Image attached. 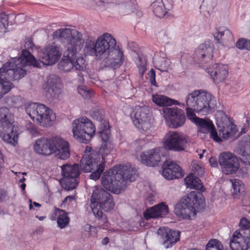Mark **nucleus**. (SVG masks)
<instances>
[{"label": "nucleus", "mask_w": 250, "mask_h": 250, "mask_svg": "<svg viewBox=\"0 0 250 250\" xmlns=\"http://www.w3.org/2000/svg\"><path fill=\"white\" fill-rule=\"evenodd\" d=\"M74 138L78 142L87 144L95 135L96 128L92 122L86 117L74 120L72 123Z\"/></svg>", "instance_id": "1a4fd4ad"}, {"label": "nucleus", "mask_w": 250, "mask_h": 250, "mask_svg": "<svg viewBox=\"0 0 250 250\" xmlns=\"http://www.w3.org/2000/svg\"><path fill=\"white\" fill-rule=\"evenodd\" d=\"M95 44L98 57H100L109 48V34L105 33L99 37Z\"/></svg>", "instance_id": "473e14b6"}, {"label": "nucleus", "mask_w": 250, "mask_h": 250, "mask_svg": "<svg viewBox=\"0 0 250 250\" xmlns=\"http://www.w3.org/2000/svg\"><path fill=\"white\" fill-rule=\"evenodd\" d=\"M101 138V147L100 148L99 152L101 154L103 160H105V157L109 153L108 145L109 144V124L104 126V128L100 131Z\"/></svg>", "instance_id": "7c9ffc66"}, {"label": "nucleus", "mask_w": 250, "mask_h": 250, "mask_svg": "<svg viewBox=\"0 0 250 250\" xmlns=\"http://www.w3.org/2000/svg\"><path fill=\"white\" fill-rule=\"evenodd\" d=\"M7 22V15L5 13H0V29H4Z\"/></svg>", "instance_id": "3c124183"}, {"label": "nucleus", "mask_w": 250, "mask_h": 250, "mask_svg": "<svg viewBox=\"0 0 250 250\" xmlns=\"http://www.w3.org/2000/svg\"><path fill=\"white\" fill-rule=\"evenodd\" d=\"M52 154L59 159L66 160L70 156V150L68 143L60 137L53 138Z\"/></svg>", "instance_id": "4be33fe9"}, {"label": "nucleus", "mask_w": 250, "mask_h": 250, "mask_svg": "<svg viewBox=\"0 0 250 250\" xmlns=\"http://www.w3.org/2000/svg\"><path fill=\"white\" fill-rule=\"evenodd\" d=\"M144 61L145 60L143 59V58L138 55L136 60V62L138 65H140V68H141L143 70L142 75L146 69L145 67V62Z\"/></svg>", "instance_id": "603ef678"}, {"label": "nucleus", "mask_w": 250, "mask_h": 250, "mask_svg": "<svg viewBox=\"0 0 250 250\" xmlns=\"http://www.w3.org/2000/svg\"><path fill=\"white\" fill-rule=\"evenodd\" d=\"M201 167H202L198 165V164L194 163L192 165V170L193 172L195 173V172L199 170V168Z\"/></svg>", "instance_id": "052dcab7"}, {"label": "nucleus", "mask_w": 250, "mask_h": 250, "mask_svg": "<svg viewBox=\"0 0 250 250\" xmlns=\"http://www.w3.org/2000/svg\"><path fill=\"white\" fill-rule=\"evenodd\" d=\"M109 194L107 191L102 188L95 189L91 198L90 207L95 216L100 218L103 214V210H109Z\"/></svg>", "instance_id": "9d476101"}, {"label": "nucleus", "mask_w": 250, "mask_h": 250, "mask_svg": "<svg viewBox=\"0 0 250 250\" xmlns=\"http://www.w3.org/2000/svg\"><path fill=\"white\" fill-rule=\"evenodd\" d=\"M219 164L222 171L226 175L234 173L240 166L239 160L236 156L229 152H224L220 155Z\"/></svg>", "instance_id": "2eb2a0df"}, {"label": "nucleus", "mask_w": 250, "mask_h": 250, "mask_svg": "<svg viewBox=\"0 0 250 250\" xmlns=\"http://www.w3.org/2000/svg\"><path fill=\"white\" fill-rule=\"evenodd\" d=\"M52 140L44 137L38 139L34 144V151L38 154L43 155H49L52 154Z\"/></svg>", "instance_id": "bb28decb"}, {"label": "nucleus", "mask_w": 250, "mask_h": 250, "mask_svg": "<svg viewBox=\"0 0 250 250\" xmlns=\"http://www.w3.org/2000/svg\"><path fill=\"white\" fill-rule=\"evenodd\" d=\"M84 53L90 56H96L98 57L95 43L91 41L86 43L84 48Z\"/></svg>", "instance_id": "37998d69"}, {"label": "nucleus", "mask_w": 250, "mask_h": 250, "mask_svg": "<svg viewBox=\"0 0 250 250\" xmlns=\"http://www.w3.org/2000/svg\"><path fill=\"white\" fill-rule=\"evenodd\" d=\"M20 187L22 191H24L26 188V184L25 183H21L20 186Z\"/></svg>", "instance_id": "338daca9"}, {"label": "nucleus", "mask_w": 250, "mask_h": 250, "mask_svg": "<svg viewBox=\"0 0 250 250\" xmlns=\"http://www.w3.org/2000/svg\"><path fill=\"white\" fill-rule=\"evenodd\" d=\"M217 4V0H203L202 5L200 6L201 12L205 16L209 15L213 12Z\"/></svg>", "instance_id": "f704fd0d"}, {"label": "nucleus", "mask_w": 250, "mask_h": 250, "mask_svg": "<svg viewBox=\"0 0 250 250\" xmlns=\"http://www.w3.org/2000/svg\"><path fill=\"white\" fill-rule=\"evenodd\" d=\"M205 206L202 194L198 191H192L177 203L174 212L177 216L189 219L191 214L196 215V209L203 208Z\"/></svg>", "instance_id": "7ed1b4c3"}, {"label": "nucleus", "mask_w": 250, "mask_h": 250, "mask_svg": "<svg viewBox=\"0 0 250 250\" xmlns=\"http://www.w3.org/2000/svg\"><path fill=\"white\" fill-rule=\"evenodd\" d=\"M29 65L39 67L40 63L27 50L3 64L0 68V99L14 87L11 81H19L26 75Z\"/></svg>", "instance_id": "f257e3e1"}, {"label": "nucleus", "mask_w": 250, "mask_h": 250, "mask_svg": "<svg viewBox=\"0 0 250 250\" xmlns=\"http://www.w3.org/2000/svg\"><path fill=\"white\" fill-rule=\"evenodd\" d=\"M188 56L187 54H184L181 56L180 62L182 65H186L188 62Z\"/></svg>", "instance_id": "5fc2aeb1"}, {"label": "nucleus", "mask_w": 250, "mask_h": 250, "mask_svg": "<svg viewBox=\"0 0 250 250\" xmlns=\"http://www.w3.org/2000/svg\"><path fill=\"white\" fill-rule=\"evenodd\" d=\"M62 178L61 181L62 187L67 190H73L78 185L77 178L80 174L79 166L65 164L61 167Z\"/></svg>", "instance_id": "9b49d317"}, {"label": "nucleus", "mask_w": 250, "mask_h": 250, "mask_svg": "<svg viewBox=\"0 0 250 250\" xmlns=\"http://www.w3.org/2000/svg\"><path fill=\"white\" fill-rule=\"evenodd\" d=\"M109 242V238L107 237H104L102 240V244L103 245L107 244Z\"/></svg>", "instance_id": "69168bd1"}, {"label": "nucleus", "mask_w": 250, "mask_h": 250, "mask_svg": "<svg viewBox=\"0 0 250 250\" xmlns=\"http://www.w3.org/2000/svg\"><path fill=\"white\" fill-rule=\"evenodd\" d=\"M162 168V175L167 180L178 179L184 176L180 167L170 160L166 159Z\"/></svg>", "instance_id": "5701e85b"}, {"label": "nucleus", "mask_w": 250, "mask_h": 250, "mask_svg": "<svg viewBox=\"0 0 250 250\" xmlns=\"http://www.w3.org/2000/svg\"><path fill=\"white\" fill-rule=\"evenodd\" d=\"M205 170L202 167L199 168V170L194 173L195 174L197 175L200 177H202L204 175Z\"/></svg>", "instance_id": "4d7b16f0"}, {"label": "nucleus", "mask_w": 250, "mask_h": 250, "mask_svg": "<svg viewBox=\"0 0 250 250\" xmlns=\"http://www.w3.org/2000/svg\"><path fill=\"white\" fill-rule=\"evenodd\" d=\"M56 214H59L57 219L58 226L61 229L64 228L69 222V218L67 213L63 210L56 209Z\"/></svg>", "instance_id": "c9c22d12"}, {"label": "nucleus", "mask_w": 250, "mask_h": 250, "mask_svg": "<svg viewBox=\"0 0 250 250\" xmlns=\"http://www.w3.org/2000/svg\"><path fill=\"white\" fill-rule=\"evenodd\" d=\"M186 109L187 118L195 124V119L199 118L196 116L195 110L188 106H187Z\"/></svg>", "instance_id": "09e8293b"}, {"label": "nucleus", "mask_w": 250, "mask_h": 250, "mask_svg": "<svg viewBox=\"0 0 250 250\" xmlns=\"http://www.w3.org/2000/svg\"><path fill=\"white\" fill-rule=\"evenodd\" d=\"M236 151L242 156V161L245 165L250 164V135L242 138Z\"/></svg>", "instance_id": "393cba45"}, {"label": "nucleus", "mask_w": 250, "mask_h": 250, "mask_svg": "<svg viewBox=\"0 0 250 250\" xmlns=\"http://www.w3.org/2000/svg\"><path fill=\"white\" fill-rule=\"evenodd\" d=\"M78 92L84 99H90L93 95L92 91L85 86H79Z\"/></svg>", "instance_id": "c03bdc74"}, {"label": "nucleus", "mask_w": 250, "mask_h": 250, "mask_svg": "<svg viewBox=\"0 0 250 250\" xmlns=\"http://www.w3.org/2000/svg\"><path fill=\"white\" fill-rule=\"evenodd\" d=\"M6 196L5 192L3 190H0V201H1Z\"/></svg>", "instance_id": "e2e57ef3"}, {"label": "nucleus", "mask_w": 250, "mask_h": 250, "mask_svg": "<svg viewBox=\"0 0 250 250\" xmlns=\"http://www.w3.org/2000/svg\"><path fill=\"white\" fill-rule=\"evenodd\" d=\"M101 183L107 191H109V171H106L102 177Z\"/></svg>", "instance_id": "de8ad7c7"}, {"label": "nucleus", "mask_w": 250, "mask_h": 250, "mask_svg": "<svg viewBox=\"0 0 250 250\" xmlns=\"http://www.w3.org/2000/svg\"><path fill=\"white\" fill-rule=\"evenodd\" d=\"M230 181L232 183L233 188L232 193L234 198H238L239 194L244 191V184L241 180L238 179H233Z\"/></svg>", "instance_id": "58836bf2"}, {"label": "nucleus", "mask_w": 250, "mask_h": 250, "mask_svg": "<svg viewBox=\"0 0 250 250\" xmlns=\"http://www.w3.org/2000/svg\"><path fill=\"white\" fill-rule=\"evenodd\" d=\"M162 154L159 148H155L144 152L141 156L142 163L146 166L154 167L161 161Z\"/></svg>", "instance_id": "a878e982"}, {"label": "nucleus", "mask_w": 250, "mask_h": 250, "mask_svg": "<svg viewBox=\"0 0 250 250\" xmlns=\"http://www.w3.org/2000/svg\"><path fill=\"white\" fill-rule=\"evenodd\" d=\"M110 173L114 175V179L110 181V185H112L110 192L116 194L121 193L127 181H134L138 176L137 169L129 164L116 165L110 169Z\"/></svg>", "instance_id": "20e7f679"}, {"label": "nucleus", "mask_w": 250, "mask_h": 250, "mask_svg": "<svg viewBox=\"0 0 250 250\" xmlns=\"http://www.w3.org/2000/svg\"><path fill=\"white\" fill-rule=\"evenodd\" d=\"M148 75L151 83L155 86H157L155 80V71L153 69H151L148 73Z\"/></svg>", "instance_id": "864d4df0"}, {"label": "nucleus", "mask_w": 250, "mask_h": 250, "mask_svg": "<svg viewBox=\"0 0 250 250\" xmlns=\"http://www.w3.org/2000/svg\"><path fill=\"white\" fill-rule=\"evenodd\" d=\"M57 215L59 216V214H56V209H55L54 212L51 214L50 217V219L52 221L55 220Z\"/></svg>", "instance_id": "0e129e2a"}, {"label": "nucleus", "mask_w": 250, "mask_h": 250, "mask_svg": "<svg viewBox=\"0 0 250 250\" xmlns=\"http://www.w3.org/2000/svg\"><path fill=\"white\" fill-rule=\"evenodd\" d=\"M168 212V207L162 203L147 209L144 216L146 219L157 218L164 217Z\"/></svg>", "instance_id": "c85d7f7f"}, {"label": "nucleus", "mask_w": 250, "mask_h": 250, "mask_svg": "<svg viewBox=\"0 0 250 250\" xmlns=\"http://www.w3.org/2000/svg\"><path fill=\"white\" fill-rule=\"evenodd\" d=\"M163 111L166 120L170 121V126L172 127L177 128L185 124L186 117L182 109L176 107H167L164 108Z\"/></svg>", "instance_id": "a211bd4d"}, {"label": "nucleus", "mask_w": 250, "mask_h": 250, "mask_svg": "<svg viewBox=\"0 0 250 250\" xmlns=\"http://www.w3.org/2000/svg\"><path fill=\"white\" fill-rule=\"evenodd\" d=\"M156 64L159 67V69L162 71H165L169 65V61L166 58H157L155 57L153 59Z\"/></svg>", "instance_id": "ea45409f"}, {"label": "nucleus", "mask_w": 250, "mask_h": 250, "mask_svg": "<svg viewBox=\"0 0 250 250\" xmlns=\"http://www.w3.org/2000/svg\"><path fill=\"white\" fill-rule=\"evenodd\" d=\"M236 46L239 49L250 50V41L245 39H240L236 43Z\"/></svg>", "instance_id": "a18cd8bd"}, {"label": "nucleus", "mask_w": 250, "mask_h": 250, "mask_svg": "<svg viewBox=\"0 0 250 250\" xmlns=\"http://www.w3.org/2000/svg\"><path fill=\"white\" fill-rule=\"evenodd\" d=\"M195 120V124L198 126L199 131L203 133H209L210 137L214 141L217 142H221L212 121L209 119L201 118H196Z\"/></svg>", "instance_id": "b1692460"}, {"label": "nucleus", "mask_w": 250, "mask_h": 250, "mask_svg": "<svg viewBox=\"0 0 250 250\" xmlns=\"http://www.w3.org/2000/svg\"><path fill=\"white\" fill-rule=\"evenodd\" d=\"M184 181L188 188L203 191L204 187L199 178L189 174L185 178Z\"/></svg>", "instance_id": "72a5a7b5"}, {"label": "nucleus", "mask_w": 250, "mask_h": 250, "mask_svg": "<svg viewBox=\"0 0 250 250\" xmlns=\"http://www.w3.org/2000/svg\"><path fill=\"white\" fill-rule=\"evenodd\" d=\"M13 123L14 115L9 108H0V137L5 142L15 146L17 143L18 133Z\"/></svg>", "instance_id": "0eeeda50"}, {"label": "nucleus", "mask_w": 250, "mask_h": 250, "mask_svg": "<svg viewBox=\"0 0 250 250\" xmlns=\"http://www.w3.org/2000/svg\"><path fill=\"white\" fill-rule=\"evenodd\" d=\"M213 47L209 42L200 44L195 50L193 58L199 63H205L213 57Z\"/></svg>", "instance_id": "412c9836"}, {"label": "nucleus", "mask_w": 250, "mask_h": 250, "mask_svg": "<svg viewBox=\"0 0 250 250\" xmlns=\"http://www.w3.org/2000/svg\"><path fill=\"white\" fill-rule=\"evenodd\" d=\"M212 95L202 89L195 90L188 94L185 98L186 106L193 109L195 112L208 114L210 112L214 102Z\"/></svg>", "instance_id": "39448f33"}, {"label": "nucleus", "mask_w": 250, "mask_h": 250, "mask_svg": "<svg viewBox=\"0 0 250 250\" xmlns=\"http://www.w3.org/2000/svg\"><path fill=\"white\" fill-rule=\"evenodd\" d=\"M134 125L139 129L146 131L151 127V115L147 106H136L130 114Z\"/></svg>", "instance_id": "f8f14e48"}, {"label": "nucleus", "mask_w": 250, "mask_h": 250, "mask_svg": "<svg viewBox=\"0 0 250 250\" xmlns=\"http://www.w3.org/2000/svg\"><path fill=\"white\" fill-rule=\"evenodd\" d=\"M54 38L60 39L65 44L67 50L64 52L63 59L58 64V68L68 72L73 68L72 60L83 47L84 40L82 35L77 30L61 28L53 33Z\"/></svg>", "instance_id": "f03ea898"}, {"label": "nucleus", "mask_w": 250, "mask_h": 250, "mask_svg": "<svg viewBox=\"0 0 250 250\" xmlns=\"http://www.w3.org/2000/svg\"><path fill=\"white\" fill-rule=\"evenodd\" d=\"M213 36L219 43H227L234 41L232 33L225 27H220L216 29V32L213 34Z\"/></svg>", "instance_id": "2f4dec72"}, {"label": "nucleus", "mask_w": 250, "mask_h": 250, "mask_svg": "<svg viewBox=\"0 0 250 250\" xmlns=\"http://www.w3.org/2000/svg\"><path fill=\"white\" fill-rule=\"evenodd\" d=\"M217 126L218 130V137L228 139L230 138L235 132V125L232 124L229 117L222 113L219 119L217 120Z\"/></svg>", "instance_id": "6ab92c4d"}, {"label": "nucleus", "mask_w": 250, "mask_h": 250, "mask_svg": "<svg viewBox=\"0 0 250 250\" xmlns=\"http://www.w3.org/2000/svg\"><path fill=\"white\" fill-rule=\"evenodd\" d=\"M213 70L208 69L214 82L219 83L224 81L228 76V66L222 64H216Z\"/></svg>", "instance_id": "c756f323"}, {"label": "nucleus", "mask_w": 250, "mask_h": 250, "mask_svg": "<svg viewBox=\"0 0 250 250\" xmlns=\"http://www.w3.org/2000/svg\"><path fill=\"white\" fill-rule=\"evenodd\" d=\"M75 199L74 196H68L65 198L64 200L63 201V203H67L68 200L69 201H72Z\"/></svg>", "instance_id": "680f3d73"}, {"label": "nucleus", "mask_w": 250, "mask_h": 250, "mask_svg": "<svg viewBox=\"0 0 250 250\" xmlns=\"http://www.w3.org/2000/svg\"><path fill=\"white\" fill-rule=\"evenodd\" d=\"M75 56L74 57L72 60L73 67L77 70H83L86 65L85 61L82 57L77 58L76 60Z\"/></svg>", "instance_id": "a19ab883"}, {"label": "nucleus", "mask_w": 250, "mask_h": 250, "mask_svg": "<svg viewBox=\"0 0 250 250\" xmlns=\"http://www.w3.org/2000/svg\"><path fill=\"white\" fill-rule=\"evenodd\" d=\"M152 101L156 104L162 106H168L172 104L175 102L166 96L158 94L153 96Z\"/></svg>", "instance_id": "e433bc0d"}, {"label": "nucleus", "mask_w": 250, "mask_h": 250, "mask_svg": "<svg viewBox=\"0 0 250 250\" xmlns=\"http://www.w3.org/2000/svg\"><path fill=\"white\" fill-rule=\"evenodd\" d=\"M209 162L212 167H215L218 166V162L213 157H211L209 159Z\"/></svg>", "instance_id": "bf43d9fd"}, {"label": "nucleus", "mask_w": 250, "mask_h": 250, "mask_svg": "<svg viewBox=\"0 0 250 250\" xmlns=\"http://www.w3.org/2000/svg\"><path fill=\"white\" fill-rule=\"evenodd\" d=\"M239 227L240 229L239 230H250V222L246 218H242L240 221Z\"/></svg>", "instance_id": "8fccbe9b"}, {"label": "nucleus", "mask_w": 250, "mask_h": 250, "mask_svg": "<svg viewBox=\"0 0 250 250\" xmlns=\"http://www.w3.org/2000/svg\"><path fill=\"white\" fill-rule=\"evenodd\" d=\"M99 155L94 153L93 150L88 146H86L84 152V155L81 160L80 166L85 172H90L92 170L96 169L90 175L91 179L96 180L98 179L104 168V162L102 163L99 165Z\"/></svg>", "instance_id": "6e6552de"}, {"label": "nucleus", "mask_w": 250, "mask_h": 250, "mask_svg": "<svg viewBox=\"0 0 250 250\" xmlns=\"http://www.w3.org/2000/svg\"><path fill=\"white\" fill-rule=\"evenodd\" d=\"M157 234L161 236L164 243L168 242L172 245L179 240L180 231L168 228L161 227L158 230Z\"/></svg>", "instance_id": "cd10ccee"}, {"label": "nucleus", "mask_w": 250, "mask_h": 250, "mask_svg": "<svg viewBox=\"0 0 250 250\" xmlns=\"http://www.w3.org/2000/svg\"><path fill=\"white\" fill-rule=\"evenodd\" d=\"M205 170L202 167L199 168V170L194 173L195 174L197 175L200 177H202L204 175Z\"/></svg>", "instance_id": "6e6d98bb"}, {"label": "nucleus", "mask_w": 250, "mask_h": 250, "mask_svg": "<svg viewBox=\"0 0 250 250\" xmlns=\"http://www.w3.org/2000/svg\"><path fill=\"white\" fill-rule=\"evenodd\" d=\"M114 205H115L114 203L112 201V198L110 197V209L113 208V207H114Z\"/></svg>", "instance_id": "774afa93"}, {"label": "nucleus", "mask_w": 250, "mask_h": 250, "mask_svg": "<svg viewBox=\"0 0 250 250\" xmlns=\"http://www.w3.org/2000/svg\"><path fill=\"white\" fill-rule=\"evenodd\" d=\"M229 244L232 250H247L250 248V230H236L230 238Z\"/></svg>", "instance_id": "dca6fc26"}, {"label": "nucleus", "mask_w": 250, "mask_h": 250, "mask_svg": "<svg viewBox=\"0 0 250 250\" xmlns=\"http://www.w3.org/2000/svg\"><path fill=\"white\" fill-rule=\"evenodd\" d=\"M188 144V137L186 135L174 131H170L167 135L164 142L166 149L176 152L184 151Z\"/></svg>", "instance_id": "ddd939ff"}, {"label": "nucleus", "mask_w": 250, "mask_h": 250, "mask_svg": "<svg viewBox=\"0 0 250 250\" xmlns=\"http://www.w3.org/2000/svg\"><path fill=\"white\" fill-rule=\"evenodd\" d=\"M62 54L61 48L58 46L51 45L38 52V58L44 64L50 65L57 62Z\"/></svg>", "instance_id": "f3484780"}, {"label": "nucleus", "mask_w": 250, "mask_h": 250, "mask_svg": "<svg viewBox=\"0 0 250 250\" xmlns=\"http://www.w3.org/2000/svg\"><path fill=\"white\" fill-rule=\"evenodd\" d=\"M90 115L93 119L103 123L104 117V111L102 109L94 108L90 110Z\"/></svg>", "instance_id": "79ce46f5"}, {"label": "nucleus", "mask_w": 250, "mask_h": 250, "mask_svg": "<svg viewBox=\"0 0 250 250\" xmlns=\"http://www.w3.org/2000/svg\"><path fill=\"white\" fill-rule=\"evenodd\" d=\"M29 202L30 203V205H29V209L30 210L33 209V205H34V206H35L36 207H40L41 206V205L39 203H37L36 202H32V200L31 199H30L29 200Z\"/></svg>", "instance_id": "13d9d810"}, {"label": "nucleus", "mask_w": 250, "mask_h": 250, "mask_svg": "<svg viewBox=\"0 0 250 250\" xmlns=\"http://www.w3.org/2000/svg\"><path fill=\"white\" fill-rule=\"evenodd\" d=\"M62 84L60 78L55 75H50L42 85L46 97L50 100L58 99L62 93Z\"/></svg>", "instance_id": "4468645a"}, {"label": "nucleus", "mask_w": 250, "mask_h": 250, "mask_svg": "<svg viewBox=\"0 0 250 250\" xmlns=\"http://www.w3.org/2000/svg\"><path fill=\"white\" fill-rule=\"evenodd\" d=\"M25 111L34 122L42 127L51 126L56 119L53 111L43 104H29Z\"/></svg>", "instance_id": "423d86ee"}, {"label": "nucleus", "mask_w": 250, "mask_h": 250, "mask_svg": "<svg viewBox=\"0 0 250 250\" xmlns=\"http://www.w3.org/2000/svg\"><path fill=\"white\" fill-rule=\"evenodd\" d=\"M124 61V52L117 43L116 40L110 35V68H119Z\"/></svg>", "instance_id": "aec40b11"}, {"label": "nucleus", "mask_w": 250, "mask_h": 250, "mask_svg": "<svg viewBox=\"0 0 250 250\" xmlns=\"http://www.w3.org/2000/svg\"><path fill=\"white\" fill-rule=\"evenodd\" d=\"M151 6L154 14L159 18H163L166 16L167 12L165 8V5L162 1H157L153 2Z\"/></svg>", "instance_id": "4c0bfd02"}, {"label": "nucleus", "mask_w": 250, "mask_h": 250, "mask_svg": "<svg viewBox=\"0 0 250 250\" xmlns=\"http://www.w3.org/2000/svg\"><path fill=\"white\" fill-rule=\"evenodd\" d=\"M26 128L34 137L41 135V130L32 123L29 122L26 125Z\"/></svg>", "instance_id": "49530a36"}]
</instances>
